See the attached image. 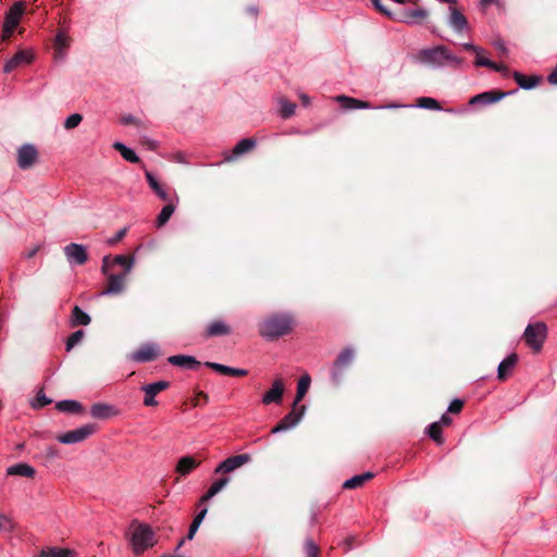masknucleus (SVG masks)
Instances as JSON below:
<instances>
[{
    "label": "nucleus",
    "instance_id": "30",
    "mask_svg": "<svg viewBox=\"0 0 557 557\" xmlns=\"http://www.w3.org/2000/svg\"><path fill=\"white\" fill-rule=\"evenodd\" d=\"M231 333V327L222 320L211 322L206 330V335L209 337L223 336Z\"/></svg>",
    "mask_w": 557,
    "mask_h": 557
},
{
    "label": "nucleus",
    "instance_id": "24",
    "mask_svg": "<svg viewBox=\"0 0 557 557\" xmlns=\"http://www.w3.org/2000/svg\"><path fill=\"white\" fill-rule=\"evenodd\" d=\"M145 176H146V180H147V183H148L149 187L154 191V194L161 200L169 201L170 200V196H169L166 189L164 188V186L161 183H159L157 177L151 172H149V171H146Z\"/></svg>",
    "mask_w": 557,
    "mask_h": 557
},
{
    "label": "nucleus",
    "instance_id": "23",
    "mask_svg": "<svg viewBox=\"0 0 557 557\" xmlns=\"http://www.w3.org/2000/svg\"><path fill=\"white\" fill-rule=\"evenodd\" d=\"M517 362L518 356L515 352L510 354L505 359H503L497 368V379L499 381L507 380Z\"/></svg>",
    "mask_w": 557,
    "mask_h": 557
},
{
    "label": "nucleus",
    "instance_id": "61",
    "mask_svg": "<svg viewBox=\"0 0 557 557\" xmlns=\"http://www.w3.org/2000/svg\"><path fill=\"white\" fill-rule=\"evenodd\" d=\"M493 70L496 72L503 73L504 75H508V72H509L505 65L498 64V63H496V69H493Z\"/></svg>",
    "mask_w": 557,
    "mask_h": 557
},
{
    "label": "nucleus",
    "instance_id": "6",
    "mask_svg": "<svg viewBox=\"0 0 557 557\" xmlns=\"http://www.w3.org/2000/svg\"><path fill=\"white\" fill-rule=\"evenodd\" d=\"M63 252L71 267L83 265L88 261L87 247L82 244L71 243L64 246Z\"/></svg>",
    "mask_w": 557,
    "mask_h": 557
},
{
    "label": "nucleus",
    "instance_id": "1",
    "mask_svg": "<svg viewBox=\"0 0 557 557\" xmlns=\"http://www.w3.org/2000/svg\"><path fill=\"white\" fill-rule=\"evenodd\" d=\"M413 61L432 70H442L445 67L459 70L463 64V59L454 54L445 45L420 49L413 55Z\"/></svg>",
    "mask_w": 557,
    "mask_h": 557
},
{
    "label": "nucleus",
    "instance_id": "54",
    "mask_svg": "<svg viewBox=\"0 0 557 557\" xmlns=\"http://www.w3.org/2000/svg\"><path fill=\"white\" fill-rule=\"evenodd\" d=\"M121 122H122V124H123V125H128V124H134V123H136V122H137V120H136V117H135V116H133V115L128 114V115L123 116V117H122V120H121Z\"/></svg>",
    "mask_w": 557,
    "mask_h": 557
},
{
    "label": "nucleus",
    "instance_id": "41",
    "mask_svg": "<svg viewBox=\"0 0 557 557\" xmlns=\"http://www.w3.org/2000/svg\"><path fill=\"white\" fill-rule=\"evenodd\" d=\"M428 435L437 444L443 443V436H442V428L440 425V422H433L431 423L426 429Z\"/></svg>",
    "mask_w": 557,
    "mask_h": 557
},
{
    "label": "nucleus",
    "instance_id": "8",
    "mask_svg": "<svg viewBox=\"0 0 557 557\" xmlns=\"http://www.w3.org/2000/svg\"><path fill=\"white\" fill-rule=\"evenodd\" d=\"M24 13V5L22 2H15L7 11L3 22V39L9 38L16 26L18 25L21 17Z\"/></svg>",
    "mask_w": 557,
    "mask_h": 557
},
{
    "label": "nucleus",
    "instance_id": "19",
    "mask_svg": "<svg viewBox=\"0 0 557 557\" xmlns=\"http://www.w3.org/2000/svg\"><path fill=\"white\" fill-rule=\"evenodd\" d=\"M284 393V382L282 379H276L273 383L271 388L262 396V404L263 405H270V404H280L283 398Z\"/></svg>",
    "mask_w": 557,
    "mask_h": 557
},
{
    "label": "nucleus",
    "instance_id": "21",
    "mask_svg": "<svg viewBox=\"0 0 557 557\" xmlns=\"http://www.w3.org/2000/svg\"><path fill=\"white\" fill-rule=\"evenodd\" d=\"M169 363L172 366L181 367L187 370H197L200 367V361H198L193 356L187 355H174L168 358Z\"/></svg>",
    "mask_w": 557,
    "mask_h": 557
},
{
    "label": "nucleus",
    "instance_id": "32",
    "mask_svg": "<svg viewBox=\"0 0 557 557\" xmlns=\"http://www.w3.org/2000/svg\"><path fill=\"white\" fill-rule=\"evenodd\" d=\"M231 479L228 476H222L214 481L208 491L201 496V502H208L221 492L228 483Z\"/></svg>",
    "mask_w": 557,
    "mask_h": 557
},
{
    "label": "nucleus",
    "instance_id": "37",
    "mask_svg": "<svg viewBox=\"0 0 557 557\" xmlns=\"http://www.w3.org/2000/svg\"><path fill=\"white\" fill-rule=\"evenodd\" d=\"M257 141L252 138H243L240 139L233 148L232 154L234 158L242 156L248 151H250L252 148H255Z\"/></svg>",
    "mask_w": 557,
    "mask_h": 557
},
{
    "label": "nucleus",
    "instance_id": "29",
    "mask_svg": "<svg viewBox=\"0 0 557 557\" xmlns=\"http://www.w3.org/2000/svg\"><path fill=\"white\" fill-rule=\"evenodd\" d=\"M512 76L515 82L519 85V87L524 90H530L536 87L541 82L540 76H525L520 72H513Z\"/></svg>",
    "mask_w": 557,
    "mask_h": 557
},
{
    "label": "nucleus",
    "instance_id": "45",
    "mask_svg": "<svg viewBox=\"0 0 557 557\" xmlns=\"http://www.w3.org/2000/svg\"><path fill=\"white\" fill-rule=\"evenodd\" d=\"M372 5L384 16L389 20H396V14H394L387 7L383 4V0H370Z\"/></svg>",
    "mask_w": 557,
    "mask_h": 557
},
{
    "label": "nucleus",
    "instance_id": "47",
    "mask_svg": "<svg viewBox=\"0 0 557 557\" xmlns=\"http://www.w3.org/2000/svg\"><path fill=\"white\" fill-rule=\"evenodd\" d=\"M305 552L308 557H318L319 548L310 537L305 541Z\"/></svg>",
    "mask_w": 557,
    "mask_h": 557
},
{
    "label": "nucleus",
    "instance_id": "36",
    "mask_svg": "<svg viewBox=\"0 0 557 557\" xmlns=\"http://www.w3.org/2000/svg\"><path fill=\"white\" fill-rule=\"evenodd\" d=\"M372 478H373L372 472H366L362 474L354 475L352 478L346 480L343 483V488L351 490V488L360 487L364 484V482H367L368 480H370Z\"/></svg>",
    "mask_w": 557,
    "mask_h": 557
},
{
    "label": "nucleus",
    "instance_id": "2",
    "mask_svg": "<svg viewBox=\"0 0 557 557\" xmlns=\"http://www.w3.org/2000/svg\"><path fill=\"white\" fill-rule=\"evenodd\" d=\"M294 325V319L289 313H273L265 318L258 326L259 334L265 341H274L287 335Z\"/></svg>",
    "mask_w": 557,
    "mask_h": 557
},
{
    "label": "nucleus",
    "instance_id": "25",
    "mask_svg": "<svg viewBox=\"0 0 557 557\" xmlns=\"http://www.w3.org/2000/svg\"><path fill=\"white\" fill-rule=\"evenodd\" d=\"M55 408L60 412H66V413H73V414H81L84 412L83 405L79 401L73 400V399H63V400L57 401Z\"/></svg>",
    "mask_w": 557,
    "mask_h": 557
},
{
    "label": "nucleus",
    "instance_id": "12",
    "mask_svg": "<svg viewBox=\"0 0 557 557\" xmlns=\"http://www.w3.org/2000/svg\"><path fill=\"white\" fill-rule=\"evenodd\" d=\"M169 386L170 382L164 380L144 385L141 387L143 392L145 393V397L143 400L144 405L147 407L157 406L158 401L156 400V395L166 389Z\"/></svg>",
    "mask_w": 557,
    "mask_h": 557
},
{
    "label": "nucleus",
    "instance_id": "59",
    "mask_svg": "<svg viewBox=\"0 0 557 557\" xmlns=\"http://www.w3.org/2000/svg\"><path fill=\"white\" fill-rule=\"evenodd\" d=\"M197 531H198V529H197V528H194V525H191V524H190L189 530H188V533H187V535H186V539H187L188 541L193 540Z\"/></svg>",
    "mask_w": 557,
    "mask_h": 557
},
{
    "label": "nucleus",
    "instance_id": "55",
    "mask_svg": "<svg viewBox=\"0 0 557 557\" xmlns=\"http://www.w3.org/2000/svg\"><path fill=\"white\" fill-rule=\"evenodd\" d=\"M299 99H300V102L304 107H309L311 104V99L308 95L306 94H300L299 96Z\"/></svg>",
    "mask_w": 557,
    "mask_h": 557
},
{
    "label": "nucleus",
    "instance_id": "5",
    "mask_svg": "<svg viewBox=\"0 0 557 557\" xmlns=\"http://www.w3.org/2000/svg\"><path fill=\"white\" fill-rule=\"evenodd\" d=\"M527 345L535 352L541 351L547 336V327L543 322L528 324L523 333Z\"/></svg>",
    "mask_w": 557,
    "mask_h": 557
},
{
    "label": "nucleus",
    "instance_id": "31",
    "mask_svg": "<svg viewBox=\"0 0 557 557\" xmlns=\"http://www.w3.org/2000/svg\"><path fill=\"white\" fill-rule=\"evenodd\" d=\"M76 553L70 548L45 547L36 557H75Z\"/></svg>",
    "mask_w": 557,
    "mask_h": 557
},
{
    "label": "nucleus",
    "instance_id": "34",
    "mask_svg": "<svg viewBox=\"0 0 557 557\" xmlns=\"http://www.w3.org/2000/svg\"><path fill=\"white\" fill-rule=\"evenodd\" d=\"M311 379L309 374L302 375L297 384V393L293 403V407H297L301 399L305 397L306 393L310 387Z\"/></svg>",
    "mask_w": 557,
    "mask_h": 557
},
{
    "label": "nucleus",
    "instance_id": "49",
    "mask_svg": "<svg viewBox=\"0 0 557 557\" xmlns=\"http://www.w3.org/2000/svg\"><path fill=\"white\" fill-rule=\"evenodd\" d=\"M54 46L57 49L62 50L69 46L67 36L63 32H59L54 37Z\"/></svg>",
    "mask_w": 557,
    "mask_h": 557
},
{
    "label": "nucleus",
    "instance_id": "39",
    "mask_svg": "<svg viewBox=\"0 0 557 557\" xmlns=\"http://www.w3.org/2000/svg\"><path fill=\"white\" fill-rule=\"evenodd\" d=\"M417 108L426 109V110H434V111H442L443 108L441 107V103L431 97H421L418 99V103L414 106Z\"/></svg>",
    "mask_w": 557,
    "mask_h": 557
},
{
    "label": "nucleus",
    "instance_id": "9",
    "mask_svg": "<svg viewBox=\"0 0 557 557\" xmlns=\"http://www.w3.org/2000/svg\"><path fill=\"white\" fill-rule=\"evenodd\" d=\"M336 101L339 102L343 106V108H345L347 110H356V109H363V110L377 109V110H380V109H398V108L404 107V104H397V103H388V104H384V106L373 107L368 101L359 100V99L351 98V97H348L345 95L337 96Z\"/></svg>",
    "mask_w": 557,
    "mask_h": 557
},
{
    "label": "nucleus",
    "instance_id": "20",
    "mask_svg": "<svg viewBox=\"0 0 557 557\" xmlns=\"http://www.w3.org/2000/svg\"><path fill=\"white\" fill-rule=\"evenodd\" d=\"M125 278L126 275L123 273L108 275V285L101 295L107 296L120 294L124 289L123 283Z\"/></svg>",
    "mask_w": 557,
    "mask_h": 557
},
{
    "label": "nucleus",
    "instance_id": "57",
    "mask_svg": "<svg viewBox=\"0 0 557 557\" xmlns=\"http://www.w3.org/2000/svg\"><path fill=\"white\" fill-rule=\"evenodd\" d=\"M207 512H208V509H207L206 507H205V508H202V509H201V510H200V511L195 516L194 520L199 521V522H201V523H202V521H203V519H205V517H206Z\"/></svg>",
    "mask_w": 557,
    "mask_h": 557
},
{
    "label": "nucleus",
    "instance_id": "3",
    "mask_svg": "<svg viewBox=\"0 0 557 557\" xmlns=\"http://www.w3.org/2000/svg\"><path fill=\"white\" fill-rule=\"evenodd\" d=\"M128 541L135 555H140L157 544V536L152 528L147 523L134 520L131 523Z\"/></svg>",
    "mask_w": 557,
    "mask_h": 557
},
{
    "label": "nucleus",
    "instance_id": "16",
    "mask_svg": "<svg viewBox=\"0 0 557 557\" xmlns=\"http://www.w3.org/2000/svg\"><path fill=\"white\" fill-rule=\"evenodd\" d=\"M158 356V346L153 344L141 345L137 350L133 351L128 359L135 362L145 363L152 361Z\"/></svg>",
    "mask_w": 557,
    "mask_h": 557
},
{
    "label": "nucleus",
    "instance_id": "62",
    "mask_svg": "<svg viewBox=\"0 0 557 557\" xmlns=\"http://www.w3.org/2000/svg\"><path fill=\"white\" fill-rule=\"evenodd\" d=\"M146 143L150 150L157 149V147L159 145L157 140H152V139H148V138L146 139Z\"/></svg>",
    "mask_w": 557,
    "mask_h": 557
},
{
    "label": "nucleus",
    "instance_id": "63",
    "mask_svg": "<svg viewBox=\"0 0 557 557\" xmlns=\"http://www.w3.org/2000/svg\"><path fill=\"white\" fill-rule=\"evenodd\" d=\"M495 47H496L497 49H499V50H500L502 52H504V53H506V52H507L506 45H505V42H504V41H502V40H500V41H496V42H495Z\"/></svg>",
    "mask_w": 557,
    "mask_h": 557
},
{
    "label": "nucleus",
    "instance_id": "42",
    "mask_svg": "<svg viewBox=\"0 0 557 557\" xmlns=\"http://www.w3.org/2000/svg\"><path fill=\"white\" fill-rule=\"evenodd\" d=\"M84 335L85 332L83 330L73 332L66 339V351H71L83 339Z\"/></svg>",
    "mask_w": 557,
    "mask_h": 557
},
{
    "label": "nucleus",
    "instance_id": "53",
    "mask_svg": "<svg viewBox=\"0 0 557 557\" xmlns=\"http://www.w3.org/2000/svg\"><path fill=\"white\" fill-rule=\"evenodd\" d=\"M461 46L467 51H472V52H475V53H483L484 52V50L481 47L475 46L472 42H465Z\"/></svg>",
    "mask_w": 557,
    "mask_h": 557
},
{
    "label": "nucleus",
    "instance_id": "11",
    "mask_svg": "<svg viewBox=\"0 0 557 557\" xmlns=\"http://www.w3.org/2000/svg\"><path fill=\"white\" fill-rule=\"evenodd\" d=\"M251 456L249 454L234 455L225 458L214 469V473H230L240 468L242 466L249 463Z\"/></svg>",
    "mask_w": 557,
    "mask_h": 557
},
{
    "label": "nucleus",
    "instance_id": "33",
    "mask_svg": "<svg viewBox=\"0 0 557 557\" xmlns=\"http://www.w3.org/2000/svg\"><path fill=\"white\" fill-rule=\"evenodd\" d=\"M178 201L177 197H175V201L169 200V203H166L160 211L157 218V226L161 227L163 226L172 216L176 209V202Z\"/></svg>",
    "mask_w": 557,
    "mask_h": 557
},
{
    "label": "nucleus",
    "instance_id": "50",
    "mask_svg": "<svg viewBox=\"0 0 557 557\" xmlns=\"http://www.w3.org/2000/svg\"><path fill=\"white\" fill-rule=\"evenodd\" d=\"M13 522L12 520L0 512V530L1 531H11L13 529Z\"/></svg>",
    "mask_w": 557,
    "mask_h": 557
},
{
    "label": "nucleus",
    "instance_id": "60",
    "mask_svg": "<svg viewBox=\"0 0 557 557\" xmlns=\"http://www.w3.org/2000/svg\"><path fill=\"white\" fill-rule=\"evenodd\" d=\"M493 70L496 72L503 73L504 75H508V72H509L505 65L498 64V63H496V69H493Z\"/></svg>",
    "mask_w": 557,
    "mask_h": 557
},
{
    "label": "nucleus",
    "instance_id": "35",
    "mask_svg": "<svg viewBox=\"0 0 557 557\" xmlns=\"http://www.w3.org/2000/svg\"><path fill=\"white\" fill-rule=\"evenodd\" d=\"M113 148L121 153L124 160L131 163L139 162V158L134 149L127 147L125 144L121 141H115L113 144Z\"/></svg>",
    "mask_w": 557,
    "mask_h": 557
},
{
    "label": "nucleus",
    "instance_id": "43",
    "mask_svg": "<svg viewBox=\"0 0 557 557\" xmlns=\"http://www.w3.org/2000/svg\"><path fill=\"white\" fill-rule=\"evenodd\" d=\"M51 403L52 399L47 397L42 391H39L37 393V396L32 400V407L34 409H40L46 407L47 405H50Z\"/></svg>",
    "mask_w": 557,
    "mask_h": 557
},
{
    "label": "nucleus",
    "instance_id": "48",
    "mask_svg": "<svg viewBox=\"0 0 557 557\" xmlns=\"http://www.w3.org/2000/svg\"><path fill=\"white\" fill-rule=\"evenodd\" d=\"M474 65L475 66H485V67H490V69H496V62L490 60L488 58L483 57L482 53H476Z\"/></svg>",
    "mask_w": 557,
    "mask_h": 557
},
{
    "label": "nucleus",
    "instance_id": "7",
    "mask_svg": "<svg viewBox=\"0 0 557 557\" xmlns=\"http://www.w3.org/2000/svg\"><path fill=\"white\" fill-rule=\"evenodd\" d=\"M96 431L95 424L88 423L84 424L75 430L65 432L57 437V440L61 444L73 445L76 443H81L94 434Z\"/></svg>",
    "mask_w": 557,
    "mask_h": 557
},
{
    "label": "nucleus",
    "instance_id": "13",
    "mask_svg": "<svg viewBox=\"0 0 557 557\" xmlns=\"http://www.w3.org/2000/svg\"><path fill=\"white\" fill-rule=\"evenodd\" d=\"M38 151L34 145L24 144L17 150V165L22 170L29 169L37 160Z\"/></svg>",
    "mask_w": 557,
    "mask_h": 557
},
{
    "label": "nucleus",
    "instance_id": "51",
    "mask_svg": "<svg viewBox=\"0 0 557 557\" xmlns=\"http://www.w3.org/2000/svg\"><path fill=\"white\" fill-rule=\"evenodd\" d=\"M462 407H463V400H461V399H454L449 404V406L447 408V412H449V413H459L461 411Z\"/></svg>",
    "mask_w": 557,
    "mask_h": 557
},
{
    "label": "nucleus",
    "instance_id": "17",
    "mask_svg": "<svg viewBox=\"0 0 557 557\" xmlns=\"http://www.w3.org/2000/svg\"><path fill=\"white\" fill-rule=\"evenodd\" d=\"M447 24L454 32L458 34L469 30V23L467 17L459 9L455 7H449Z\"/></svg>",
    "mask_w": 557,
    "mask_h": 557
},
{
    "label": "nucleus",
    "instance_id": "46",
    "mask_svg": "<svg viewBox=\"0 0 557 557\" xmlns=\"http://www.w3.org/2000/svg\"><path fill=\"white\" fill-rule=\"evenodd\" d=\"M83 116L79 113L70 114L64 121V128L72 129L81 124Z\"/></svg>",
    "mask_w": 557,
    "mask_h": 557
},
{
    "label": "nucleus",
    "instance_id": "52",
    "mask_svg": "<svg viewBox=\"0 0 557 557\" xmlns=\"http://www.w3.org/2000/svg\"><path fill=\"white\" fill-rule=\"evenodd\" d=\"M128 227L125 226L122 230H120L113 237L108 239L109 245H115L117 242H120L127 233Z\"/></svg>",
    "mask_w": 557,
    "mask_h": 557
},
{
    "label": "nucleus",
    "instance_id": "28",
    "mask_svg": "<svg viewBox=\"0 0 557 557\" xmlns=\"http://www.w3.org/2000/svg\"><path fill=\"white\" fill-rule=\"evenodd\" d=\"M200 465L199 461H197L191 456H183L178 459L176 465V472H178L181 475L185 476L189 474L194 469H196Z\"/></svg>",
    "mask_w": 557,
    "mask_h": 557
},
{
    "label": "nucleus",
    "instance_id": "27",
    "mask_svg": "<svg viewBox=\"0 0 557 557\" xmlns=\"http://www.w3.org/2000/svg\"><path fill=\"white\" fill-rule=\"evenodd\" d=\"M35 473H36L35 468L25 462H18V463L12 465L7 469L8 475H20V476H24V478H33L35 475Z\"/></svg>",
    "mask_w": 557,
    "mask_h": 557
},
{
    "label": "nucleus",
    "instance_id": "22",
    "mask_svg": "<svg viewBox=\"0 0 557 557\" xmlns=\"http://www.w3.org/2000/svg\"><path fill=\"white\" fill-rule=\"evenodd\" d=\"M205 367L212 369L213 371L223 375L245 376L248 374V371L246 369L233 368L218 362L207 361L205 362Z\"/></svg>",
    "mask_w": 557,
    "mask_h": 557
},
{
    "label": "nucleus",
    "instance_id": "44",
    "mask_svg": "<svg viewBox=\"0 0 557 557\" xmlns=\"http://www.w3.org/2000/svg\"><path fill=\"white\" fill-rule=\"evenodd\" d=\"M280 104H281V116L283 119H288L292 115H294L295 109H296L295 103H293L286 99H281Z\"/></svg>",
    "mask_w": 557,
    "mask_h": 557
},
{
    "label": "nucleus",
    "instance_id": "14",
    "mask_svg": "<svg viewBox=\"0 0 557 557\" xmlns=\"http://www.w3.org/2000/svg\"><path fill=\"white\" fill-rule=\"evenodd\" d=\"M429 15L424 8L406 9L400 15H396V22L405 23L410 26L420 25L422 20Z\"/></svg>",
    "mask_w": 557,
    "mask_h": 557
},
{
    "label": "nucleus",
    "instance_id": "4",
    "mask_svg": "<svg viewBox=\"0 0 557 557\" xmlns=\"http://www.w3.org/2000/svg\"><path fill=\"white\" fill-rule=\"evenodd\" d=\"M354 358L355 351L351 347H346L338 354L330 372V379L334 386L341 385L344 371L352 363Z\"/></svg>",
    "mask_w": 557,
    "mask_h": 557
},
{
    "label": "nucleus",
    "instance_id": "38",
    "mask_svg": "<svg viewBox=\"0 0 557 557\" xmlns=\"http://www.w3.org/2000/svg\"><path fill=\"white\" fill-rule=\"evenodd\" d=\"M91 319L90 315L85 312L81 307L74 306L72 310V325H88Z\"/></svg>",
    "mask_w": 557,
    "mask_h": 557
},
{
    "label": "nucleus",
    "instance_id": "15",
    "mask_svg": "<svg viewBox=\"0 0 557 557\" xmlns=\"http://www.w3.org/2000/svg\"><path fill=\"white\" fill-rule=\"evenodd\" d=\"M512 92H505V91H497V90H488L481 94H478L470 98L469 104L470 106H488L492 103H495L502 99H504L506 96L511 95Z\"/></svg>",
    "mask_w": 557,
    "mask_h": 557
},
{
    "label": "nucleus",
    "instance_id": "58",
    "mask_svg": "<svg viewBox=\"0 0 557 557\" xmlns=\"http://www.w3.org/2000/svg\"><path fill=\"white\" fill-rule=\"evenodd\" d=\"M547 81L552 85H557V67L548 75Z\"/></svg>",
    "mask_w": 557,
    "mask_h": 557
},
{
    "label": "nucleus",
    "instance_id": "18",
    "mask_svg": "<svg viewBox=\"0 0 557 557\" xmlns=\"http://www.w3.org/2000/svg\"><path fill=\"white\" fill-rule=\"evenodd\" d=\"M33 60V54L28 50H18L12 58H10L3 66L4 73H11L21 65L29 64Z\"/></svg>",
    "mask_w": 557,
    "mask_h": 557
},
{
    "label": "nucleus",
    "instance_id": "10",
    "mask_svg": "<svg viewBox=\"0 0 557 557\" xmlns=\"http://www.w3.org/2000/svg\"><path fill=\"white\" fill-rule=\"evenodd\" d=\"M306 406L293 407V410L283 417L282 420L272 429V433H282L295 428L305 413Z\"/></svg>",
    "mask_w": 557,
    "mask_h": 557
},
{
    "label": "nucleus",
    "instance_id": "64",
    "mask_svg": "<svg viewBox=\"0 0 557 557\" xmlns=\"http://www.w3.org/2000/svg\"><path fill=\"white\" fill-rule=\"evenodd\" d=\"M496 1H497V0H480V4H481V7H482V8H485V7H487L488 4L494 3V2H496Z\"/></svg>",
    "mask_w": 557,
    "mask_h": 557
},
{
    "label": "nucleus",
    "instance_id": "26",
    "mask_svg": "<svg viewBox=\"0 0 557 557\" xmlns=\"http://www.w3.org/2000/svg\"><path fill=\"white\" fill-rule=\"evenodd\" d=\"M115 413L112 405L96 403L90 407V414L96 419H108Z\"/></svg>",
    "mask_w": 557,
    "mask_h": 557
},
{
    "label": "nucleus",
    "instance_id": "56",
    "mask_svg": "<svg viewBox=\"0 0 557 557\" xmlns=\"http://www.w3.org/2000/svg\"><path fill=\"white\" fill-rule=\"evenodd\" d=\"M440 425H448L451 423V418L448 416V413H444L442 414L441 419H440Z\"/></svg>",
    "mask_w": 557,
    "mask_h": 557
},
{
    "label": "nucleus",
    "instance_id": "40",
    "mask_svg": "<svg viewBox=\"0 0 557 557\" xmlns=\"http://www.w3.org/2000/svg\"><path fill=\"white\" fill-rule=\"evenodd\" d=\"M134 262H135V258L132 256L128 257V256H124V255H117L113 259V263L119 264L124 268L123 274H125V275L131 273V271L134 267Z\"/></svg>",
    "mask_w": 557,
    "mask_h": 557
}]
</instances>
